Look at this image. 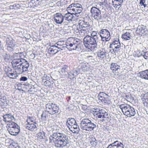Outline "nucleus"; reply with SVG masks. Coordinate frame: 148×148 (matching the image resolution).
Segmentation results:
<instances>
[{
  "label": "nucleus",
  "instance_id": "nucleus-1",
  "mask_svg": "<svg viewBox=\"0 0 148 148\" xmlns=\"http://www.w3.org/2000/svg\"><path fill=\"white\" fill-rule=\"evenodd\" d=\"M23 53L18 52L14 54V59L12 62L13 68L20 74L23 73L28 71L29 64L23 59Z\"/></svg>",
  "mask_w": 148,
  "mask_h": 148
},
{
  "label": "nucleus",
  "instance_id": "nucleus-2",
  "mask_svg": "<svg viewBox=\"0 0 148 148\" xmlns=\"http://www.w3.org/2000/svg\"><path fill=\"white\" fill-rule=\"evenodd\" d=\"M50 143H54L56 147L63 148L69 143L68 136L63 133H54L49 137Z\"/></svg>",
  "mask_w": 148,
  "mask_h": 148
},
{
  "label": "nucleus",
  "instance_id": "nucleus-3",
  "mask_svg": "<svg viewBox=\"0 0 148 148\" xmlns=\"http://www.w3.org/2000/svg\"><path fill=\"white\" fill-rule=\"evenodd\" d=\"M80 127L86 131H92L97 127V123L87 118H84L81 121Z\"/></svg>",
  "mask_w": 148,
  "mask_h": 148
},
{
  "label": "nucleus",
  "instance_id": "nucleus-4",
  "mask_svg": "<svg viewBox=\"0 0 148 148\" xmlns=\"http://www.w3.org/2000/svg\"><path fill=\"white\" fill-rule=\"evenodd\" d=\"M67 10L70 12H72L76 16H79V14L82 11V6L78 3H73L69 6Z\"/></svg>",
  "mask_w": 148,
  "mask_h": 148
},
{
  "label": "nucleus",
  "instance_id": "nucleus-5",
  "mask_svg": "<svg viewBox=\"0 0 148 148\" xmlns=\"http://www.w3.org/2000/svg\"><path fill=\"white\" fill-rule=\"evenodd\" d=\"M6 44L5 47L6 49L9 52H12L15 49L16 45L15 40L11 36L7 37L6 39Z\"/></svg>",
  "mask_w": 148,
  "mask_h": 148
},
{
  "label": "nucleus",
  "instance_id": "nucleus-6",
  "mask_svg": "<svg viewBox=\"0 0 148 148\" xmlns=\"http://www.w3.org/2000/svg\"><path fill=\"white\" fill-rule=\"evenodd\" d=\"M58 107L53 103H48L46 105L45 111L51 114H54L58 112Z\"/></svg>",
  "mask_w": 148,
  "mask_h": 148
},
{
  "label": "nucleus",
  "instance_id": "nucleus-7",
  "mask_svg": "<svg viewBox=\"0 0 148 148\" xmlns=\"http://www.w3.org/2000/svg\"><path fill=\"white\" fill-rule=\"evenodd\" d=\"M110 51L111 53L116 54L118 53L121 48V44L119 39L114 41L110 46Z\"/></svg>",
  "mask_w": 148,
  "mask_h": 148
},
{
  "label": "nucleus",
  "instance_id": "nucleus-8",
  "mask_svg": "<svg viewBox=\"0 0 148 148\" xmlns=\"http://www.w3.org/2000/svg\"><path fill=\"white\" fill-rule=\"evenodd\" d=\"M91 16L95 19L99 21L102 19L101 11L97 8L93 6L90 10Z\"/></svg>",
  "mask_w": 148,
  "mask_h": 148
},
{
  "label": "nucleus",
  "instance_id": "nucleus-9",
  "mask_svg": "<svg viewBox=\"0 0 148 148\" xmlns=\"http://www.w3.org/2000/svg\"><path fill=\"white\" fill-rule=\"evenodd\" d=\"M98 112L95 113L97 115V117L99 118L102 119L101 120L102 121H105L106 120H108L109 117L108 113L106 112L104 110L101 109L99 110Z\"/></svg>",
  "mask_w": 148,
  "mask_h": 148
},
{
  "label": "nucleus",
  "instance_id": "nucleus-10",
  "mask_svg": "<svg viewBox=\"0 0 148 148\" xmlns=\"http://www.w3.org/2000/svg\"><path fill=\"white\" fill-rule=\"evenodd\" d=\"M73 39V41L72 43L67 42L66 44V47L69 51L75 50L77 48L78 45L80 43L79 39Z\"/></svg>",
  "mask_w": 148,
  "mask_h": 148
},
{
  "label": "nucleus",
  "instance_id": "nucleus-11",
  "mask_svg": "<svg viewBox=\"0 0 148 148\" xmlns=\"http://www.w3.org/2000/svg\"><path fill=\"white\" fill-rule=\"evenodd\" d=\"M85 44L88 43H98L100 40V39H98L96 37H90V36L87 35L85 36L83 39Z\"/></svg>",
  "mask_w": 148,
  "mask_h": 148
},
{
  "label": "nucleus",
  "instance_id": "nucleus-12",
  "mask_svg": "<svg viewBox=\"0 0 148 148\" xmlns=\"http://www.w3.org/2000/svg\"><path fill=\"white\" fill-rule=\"evenodd\" d=\"M61 47L54 45L51 46L48 49V53L53 55L58 53L59 51L62 50Z\"/></svg>",
  "mask_w": 148,
  "mask_h": 148
},
{
  "label": "nucleus",
  "instance_id": "nucleus-13",
  "mask_svg": "<svg viewBox=\"0 0 148 148\" xmlns=\"http://www.w3.org/2000/svg\"><path fill=\"white\" fill-rule=\"evenodd\" d=\"M3 120L5 123H10L12 121H15V118L12 113L6 114L3 116Z\"/></svg>",
  "mask_w": 148,
  "mask_h": 148
},
{
  "label": "nucleus",
  "instance_id": "nucleus-14",
  "mask_svg": "<svg viewBox=\"0 0 148 148\" xmlns=\"http://www.w3.org/2000/svg\"><path fill=\"white\" fill-rule=\"evenodd\" d=\"M53 18L56 23L61 24L64 21V16L61 14L56 13L54 15Z\"/></svg>",
  "mask_w": 148,
  "mask_h": 148
},
{
  "label": "nucleus",
  "instance_id": "nucleus-15",
  "mask_svg": "<svg viewBox=\"0 0 148 148\" xmlns=\"http://www.w3.org/2000/svg\"><path fill=\"white\" fill-rule=\"evenodd\" d=\"M98 97L99 99L101 100L102 102L107 103L109 101V96L103 92H100Z\"/></svg>",
  "mask_w": 148,
  "mask_h": 148
},
{
  "label": "nucleus",
  "instance_id": "nucleus-16",
  "mask_svg": "<svg viewBox=\"0 0 148 148\" xmlns=\"http://www.w3.org/2000/svg\"><path fill=\"white\" fill-rule=\"evenodd\" d=\"M97 43H90L84 44L85 47L87 48L89 51H94L97 49Z\"/></svg>",
  "mask_w": 148,
  "mask_h": 148
},
{
  "label": "nucleus",
  "instance_id": "nucleus-17",
  "mask_svg": "<svg viewBox=\"0 0 148 148\" xmlns=\"http://www.w3.org/2000/svg\"><path fill=\"white\" fill-rule=\"evenodd\" d=\"M119 107L121 109L123 114L127 116V114L128 113L130 105L128 104H124L119 105Z\"/></svg>",
  "mask_w": 148,
  "mask_h": 148
},
{
  "label": "nucleus",
  "instance_id": "nucleus-18",
  "mask_svg": "<svg viewBox=\"0 0 148 148\" xmlns=\"http://www.w3.org/2000/svg\"><path fill=\"white\" fill-rule=\"evenodd\" d=\"M107 148H124V147L123 144L118 141H116L109 145Z\"/></svg>",
  "mask_w": 148,
  "mask_h": 148
},
{
  "label": "nucleus",
  "instance_id": "nucleus-19",
  "mask_svg": "<svg viewBox=\"0 0 148 148\" xmlns=\"http://www.w3.org/2000/svg\"><path fill=\"white\" fill-rule=\"evenodd\" d=\"M136 32L139 34L143 35L147 33V30L145 26L142 25L138 27Z\"/></svg>",
  "mask_w": 148,
  "mask_h": 148
},
{
  "label": "nucleus",
  "instance_id": "nucleus-20",
  "mask_svg": "<svg viewBox=\"0 0 148 148\" xmlns=\"http://www.w3.org/2000/svg\"><path fill=\"white\" fill-rule=\"evenodd\" d=\"M20 127H16L11 128H8V130L9 133L11 135H16L20 132Z\"/></svg>",
  "mask_w": 148,
  "mask_h": 148
},
{
  "label": "nucleus",
  "instance_id": "nucleus-21",
  "mask_svg": "<svg viewBox=\"0 0 148 148\" xmlns=\"http://www.w3.org/2000/svg\"><path fill=\"white\" fill-rule=\"evenodd\" d=\"M74 14L72 12H68V13L66 14L64 16V19L68 21H73L75 20Z\"/></svg>",
  "mask_w": 148,
  "mask_h": 148
},
{
  "label": "nucleus",
  "instance_id": "nucleus-22",
  "mask_svg": "<svg viewBox=\"0 0 148 148\" xmlns=\"http://www.w3.org/2000/svg\"><path fill=\"white\" fill-rule=\"evenodd\" d=\"M36 124H37L36 123H28L26 124V128L31 131H33L34 130H36L37 127Z\"/></svg>",
  "mask_w": 148,
  "mask_h": 148
},
{
  "label": "nucleus",
  "instance_id": "nucleus-23",
  "mask_svg": "<svg viewBox=\"0 0 148 148\" xmlns=\"http://www.w3.org/2000/svg\"><path fill=\"white\" fill-rule=\"evenodd\" d=\"M69 129L73 133H77L79 130V126L76 122L75 124L72 125L70 127H69Z\"/></svg>",
  "mask_w": 148,
  "mask_h": 148
},
{
  "label": "nucleus",
  "instance_id": "nucleus-24",
  "mask_svg": "<svg viewBox=\"0 0 148 148\" xmlns=\"http://www.w3.org/2000/svg\"><path fill=\"white\" fill-rule=\"evenodd\" d=\"M79 24V27H83V28L90 29L91 28V26L90 25L89 22L85 21H82Z\"/></svg>",
  "mask_w": 148,
  "mask_h": 148
},
{
  "label": "nucleus",
  "instance_id": "nucleus-25",
  "mask_svg": "<svg viewBox=\"0 0 148 148\" xmlns=\"http://www.w3.org/2000/svg\"><path fill=\"white\" fill-rule=\"evenodd\" d=\"M113 5L114 7L119 9L121 6L123 0H112Z\"/></svg>",
  "mask_w": 148,
  "mask_h": 148
},
{
  "label": "nucleus",
  "instance_id": "nucleus-26",
  "mask_svg": "<svg viewBox=\"0 0 148 148\" xmlns=\"http://www.w3.org/2000/svg\"><path fill=\"white\" fill-rule=\"evenodd\" d=\"M100 36H106L107 37H110V33L106 29H102L99 32Z\"/></svg>",
  "mask_w": 148,
  "mask_h": 148
},
{
  "label": "nucleus",
  "instance_id": "nucleus-27",
  "mask_svg": "<svg viewBox=\"0 0 148 148\" xmlns=\"http://www.w3.org/2000/svg\"><path fill=\"white\" fill-rule=\"evenodd\" d=\"M139 73L141 78L148 80V69L141 71Z\"/></svg>",
  "mask_w": 148,
  "mask_h": 148
},
{
  "label": "nucleus",
  "instance_id": "nucleus-28",
  "mask_svg": "<svg viewBox=\"0 0 148 148\" xmlns=\"http://www.w3.org/2000/svg\"><path fill=\"white\" fill-rule=\"evenodd\" d=\"M76 122V121L74 118H69L67 120L66 123L67 127L69 128L72 125L75 124Z\"/></svg>",
  "mask_w": 148,
  "mask_h": 148
},
{
  "label": "nucleus",
  "instance_id": "nucleus-29",
  "mask_svg": "<svg viewBox=\"0 0 148 148\" xmlns=\"http://www.w3.org/2000/svg\"><path fill=\"white\" fill-rule=\"evenodd\" d=\"M136 113V111L134 108L130 106L128 113L127 114V116L129 117L134 116L135 115Z\"/></svg>",
  "mask_w": 148,
  "mask_h": 148
},
{
  "label": "nucleus",
  "instance_id": "nucleus-30",
  "mask_svg": "<svg viewBox=\"0 0 148 148\" xmlns=\"http://www.w3.org/2000/svg\"><path fill=\"white\" fill-rule=\"evenodd\" d=\"M120 66L116 63H112L110 66V69L112 71H116L119 69Z\"/></svg>",
  "mask_w": 148,
  "mask_h": 148
},
{
  "label": "nucleus",
  "instance_id": "nucleus-31",
  "mask_svg": "<svg viewBox=\"0 0 148 148\" xmlns=\"http://www.w3.org/2000/svg\"><path fill=\"white\" fill-rule=\"evenodd\" d=\"M97 56L99 59L102 60L106 57V52L104 51L100 50L97 53Z\"/></svg>",
  "mask_w": 148,
  "mask_h": 148
},
{
  "label": "nucleus",
  "instance_id": "nucleus-32",
  "mask_svg": "<svg viewBox=\"0 0 148 148\" xmlns=\"http://www.w3.org/2000/svg\"><path fill=\"white\" fill-rule=\"evenodd\" d=\"M122 37L123 39L125 40H130L131 38V36L130 33L129 32H126L122 35Z\"/></svg>",
  "mask_w": 148,
  "mask_h": 148
},
{
  "label": "nucleus",
  "instance_id": "nucleus-33",
  "mask_svg": "<svg viewBox=\"0 0 148 148\" xmlns=\"http://www.w3.org/2000/svg\"><path fill=\"white\" fill-rule=\"evenodd\" d=\"M68 77L71 79H73L75 78L76 76V75H77V71L76 70L71 71L69 73H68Z\"/></svg>",
  "mask_w": 148,
  "mask_h": 148
},
{
  "label": "nucleus",
  "instance_id": "nucleus-34",
  "mask_svg": "<svg viewBox=\"0 0 148 148\" xmlns=\"http://www.w3.org/2000/svg\"><path fill=\"white\" fill-rule=\"evenodd\" d=\"M90 144L92 146H96L97 144V141L93 136H92L90 138Z\"/></svg>",
  "mask_w": 148,
  "mask_h": 148
},
{
  "label": "nucleus",
  "instance_id": "nucleus-35",
  "mask_svg": "<svg viewBox=\"0 0 148 148\" xmlns=\"http://www.w3.org/2000/svg\"><path fill=\"white\" fill-rule=\"evenodd\" d=\"M89 29L87 28L85 29H83L82 30H79L77 29L78 32H79V33L80 34V35L82 36H83L84 35H86V34H87L89 32Z\"/></svg>",
  "mask_w": 148,
  "mask_h": 148
},
{
  "label": "nucleus",
  "instance_id": "nucleus-36",
  "mask_svg": "<svg viewBox=\"0 0 148 148\" xmlns=\"http://www.w3.org/2000/svg\"><path fill=\"white\" fill-rule=\"evenodd\" d=\"M7 125H8V128H11L19 127L16 123H15L14 122H10V123L7 124Z\"/></svg>",
  "mask_w": 148,
  "mask_h": 148
},
{
  "label": "nucleus",
  "instance_id": "nucleus-37",
  "mask_svg": "<svg viewBox=\"0 0 148 148\" xmlns=\"http://www.w3.org/2000/svg\"><path fill=\"white\" fill-rule=\"evenodd\" d=\"M7 74L8 77L13 79H14L16 78L17 76V75L16 73H8Z\"/></svg>",
  "mask_w": 148,
  "mask_h": 148
},
{
  "label": "nucleus",
  "instance_id": "nucleus-38",
  "mask_svg": "<svg viewBox=\"0 0 148 148\" xmlns=\"http://www.w3.org/2000/svg\"><path fill=\"white\" fill-rule=\"evenodd\" d=\"M140 4L144 6V8H146V5L148 4V0H140Z\"/></svg>",
  "mask_w": 148,
  "mask_h": 148
},
{
  "label": "nucleus",
  "instance_id": "nucleus-39",
  "mask_svg": "<svg viewBox=\"0 0 148 148\" xmlns=\"http://www.w3.org/2000/svg\"><path fill=\"white\" fill-rule=\"evenodd\" d=\"M64 43V42L63 41H59L57 42L55 45L58 46H59L61 47H60L62 48H63L64 47H66V44L64 45L63 43Z\"/></svg>",
  "mask_w": 148,
  "mask_h": 148
},
{
  "label": "nucleus",
  "instance_id": "nucleus-40",
  "mask_svg": "<svg viewBox=\"0 0 148 148\" xmlns=\"http://www.w3.org/2000/svg\"><path fill=\"white\" fill-rule=\"evenodd\" d=\"M37 135L38 138L40 139H42L44 138V137L45 136V133L42 131L38 133Z\"/></svg>",
  "mask_w": 148,
  "mask_h": 148
},
{
  "label": "nucleus",
  "instance_id": "nucleus-41",
  "mask_svg": "<svg viewBox=\"0 0 148 148\" xmlns=\"http://www.w3.org/2000/svg\"><path fill=\"white\" fill-rule=\"evenodd\" d=\"M98 34H99L98 33ZM90 36L92 37H95L99 39H100L101 38L99 34L97 35V33L95 31H93L91 34V36Z\"/></svg>",
  "mask_w": 148,
  "mask_h": 148
},
{
  "label": "nucleus",
  "instance_id": "nucleus-42",
  "mask_svg": "<svg viewBox=\"0 0 148 148\" xmlns=\"http://www.w3.org/2000/svg\"><path fill=\"white\" fill-rule=\"evenodd\" d=\"M27 123H30V122L31 123H35V121L34 119L32 116H28L27 119Z\"/></svg>",
  "mask_w": 148,
  "mask_h": 148
},
{
  "label": "nucleus",
  "instance_id": "nucleus-43",
  "mask_svg": "<svg viewBox=\"0 0 148 148\" xmlns=\"http://www.w3.org/2000/svg\"><path fill=\"white\" fill-rule=\"evenodd\" d=\"M68 66L66 65H64L61 69V72L62 73H65L67 72Z\"/></svg>",
  "mask_w": 148,
  "mask_h": 148
},
{
  "label": "nucleus",
  "instance_id": "nucleus-44",
  "mask_svg": "<svg viewBox=\"0 0 148 148\" xmlns=\"http://www.w3.org/2000/svg\"><path fill=\"white\" fill-rule=\"evenodd\" d=\"M100 37L101 38V40L103 41H108L110 39V37H107L106 36H100Z\"/></svg>",
  "mask_w": 148,
  "mask_h": 148
},
{
  "label": "nucleus",
  "instance_id": "nucleus-45",
  "mask_svg": "<svg viewBox=\"0 0 148 148\" xmlns=\"http://www.w3.org/2000/svg\"><path fill=\"white\" fill-rule=\"evenodd\" d=\"M3 57L5 60H9L10 58V55L9 54L5 53L3 55Z\"/></svg>",
  "mask_w": 148,
  "mask_h": 148
},
{
  "label": "nucleus",
  "instance_id": "nucleus-46",
  "mask_svg": "<svg viewBox=\"0 0 148 148\" xmlns=\"http://www.w3.org/2000/svg\"><path fill=\"white\" fill-rule=\"evenodd\" d=\"M42 78L46 80H47V81H49L51 79V77L48 75L47 74H45Z\"/></svg>",
  "mask_w": 148,
  "mask_h": 148
},
{
  "label": "nucleus",
  "instance_id": "nucleus-47",
  "mask_svg": "<svg viewBox=\"0 0 148 148\" xmlns=\"http://www.w3.org/2000/svg\"><path fill=\"white\" fill-rule=\"evenodd\" d=\"M144 53L143 55V57L145 59H148V51L144 52Z\"/></svg>",
  "mask_w": 148,
  "mask_h": 148
},
{
  "label": "nucleus",
  "instance_id": "nucleus-48",
  "mask_svg": "<svg viewBox=\"0 0 148 148\" xmlns=\"http://www.w3.org/2000/svg\"><path fill=\"white\" fill-rule=\"evenodd\" d=\"M18 5V4H14L12 5H10V8L11 9H15L16 8L18 7L17 6Z\"/></svg>",
  "mask_w": 148,
  "mask_h": 148
},
{
  "label": "nucleus",
  "instance_id": "nucleus-49",
  "mask_svg": "<svg viewBox=\"0 0 148 148\" xmlns=\"http://www.w3.org/2000/svg\"><path fill=\"white\" fill-rule=\"evenodd\" d=\"M27 79V78L26 77H22L20 79V81H26Z\"/></svg>",
  "mask_w": 148,
  "mask_h": 148
},
{
  "label": "nucleus",
  "instance_id": "nucleus-50",
  "mask_svg": "<svg viewBox=\"0 0 148 148\" xmlns=\"http://www.w3.org/2000/svg\"><path fill=\"white\" fill-rule=\"evenodd\" d=\"M81 67H82V69H83V68H84V69H83V71H86V69H85V68L87 67V66H86V65H85V64H83L82 65V66Z\"/></svg>",
  "mask_w": 148,
  "mask_h": 148
},
{
  "label": "nucleus",
  "instance_id": "nucleus-51",
  "mask_svg": "<svg viewBox=\"0 0 148 148\" xmlns=\"http://www.w3.org/2000/svg\"><path fill=\"white\" fill-rule=\"evenodd\" d=\"M99 110H100V109H99V108L95 109L94 108V110H93V111L94 112L96 113H97L98 112V111H99Z\"/></svg>",
  "mask_w": 148,
  "mask_h": 148
},
{
  "label": "nucleus",
  "instance_id": "nucleus-52",
  "mask_svg": "<svg viewBox=\"0 0 148 148\" xmlns=\"http://www.w3.org/2000/svg\"><path fill=\"white\" fill-rule=\"evenodd\" d=\"M144 105L148 108V101H145L144 103Z\"/></svg>",
  "mask_w": 148,
  "mask_h": 148
},
{
  "label": "nucleus",
  "instance_id": "nucleus-53",
  "mask_svg": "<svg viewBox=\"0 0 148 148\" xmlns=\"http://www.w3.org/2000/svg\"><path fill=\"white\" fill-rule=\"evenodd\" d=\"M3 46L1 44V42L0 40V51L3 49Z\"/></svg>",
  "mask_w": 148,
  "mask_h": 148
},
{
  "label": "nucleus",
  "instance_id": "nucleus-54",
  "mask_svg": "<svg viewBox=\"0 0 148 148\" xmlns=\"http://www.w3.org/2000/svg\"><path fill=\"white\" fill-rule=\"evenodd\" d=\"M42 82H44V84L46 83V80L45 79H43V78H42Z\"/></svg>",
  "mask_w": 148,
  "mask_h": 148
},
{
  "label": "nucleus",
  "instance_id": "nucleus-55",
  "mask_svg": "<svg viewBox=\"0 0 148 148\" xmlns=\"http://www.w3.org/2000/svg\"><path fill=\"white\" fill-rule=\"evenodd\" d=\"M49 81H47V80H46V82L45 83V85H47L49 84Z\"/></svg>",
  "mask_w": 148,
  "mask_h": 148
},
{
  "label": "nucleus",
  "instance_id": "nucleus-56",
  "mask_svg": "<svg viewBox=\"0 0 148 148\" xmlns=\"http://www.w3.org/2000/svg\"><path fill=\"white\" fill-rule=\"evenodd\" d=\"M41 117H43V116H45V117H46V115H45L43 113L42 115H41Z\"/></svg>",
  "mask_w": 148,
  "mask_h": 148
},
{
  "label": "nucleus",
  "instance_id": "nucleus-57",
  "mask_svg": "<svg viewBox=\"0 0 148 148\" xmlns=\"http://www.w3.org/2000/svg\"><path fill=\"white\" fill-rule=\"evenodd\" d=\"M80 28L81 29L80 30H82L83 29H86V28H83V27H80Z\"/></svg>",
  "mask_w": 148,
  "mask_h": 148
},
{
  "label": "nucleus",
  "instance_id": "nucleus-58",
  "mask_svg": "<svg viewBox=\"0 0 148 148\" xmlns=\"http://www.w3.org/2000/svg\"><path fill=\"white\" fill-rule=\"evenodd\" d=\"M129 97V96H127V95L126 96V97L127 98H128Z\"/></svg>",
  "mask_w": 148,
  "mask_h": 148
},
{
  "label": "nucleus",
  "instance_id": "nucleus-59",
  "mask_svg": "<svg viewBox=\"0 0 148 148\" xmlns=\"http://www.w3.org/2000/svg\"><path fill=\"white\" fill-rule=\"evenodd\" d=\"M130 29H129V30L128 31H130Z\"/></svg>",
  "mask_w": 148,
  "mask_h": 148
},
{
  "label": "nucleus",
  "instance_id": "nucleus-60",
  "mask_svg": "<svg viewBox=\"0 0 148 148\" xmlns=\"http://www.w3.org/2000/svg\"><path fill=\"white\" fill-rule=\"evenodd\" d=\"M69 97V99H70V97Z\"/></svg>",
  "mask_w": 148,
  "mask_h": 148
}]
</instances>
